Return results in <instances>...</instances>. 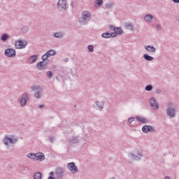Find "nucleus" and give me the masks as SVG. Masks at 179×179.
Masks as SVG:
<instances>
[{"label": "nucleus", "instance_id": "18", "mask_svg": "<svg viewBox=\"0 0 179 179\" xmlns=\"http://www.w3.org/2000/svg\"><path fill=\"white\" fill-rule=\"evenodd\" d=\"M31 95L29 93L24 92L22 94L21 99H23L24 100H26L27 101H29L30 100Z\"/></svg>", "mask_w": 179, "mask_h": 179}, {"label": "nucleus", "instance_id": "27", "mask_svg": "<svg viewBox=\"0 0 179 179\" xmlns=\"http://www.w3.org/2000/svg\"><path fill=\"white\" fill-rule=\"evenodd\" d=\"M101 37H103V38H111L110 33L109 32L103 33L101 34Z\"/></svg>", "mask_w": 179, "mask_h": 179}, {"label": "nucleus", "instance_id": "40", "mask_svg": "<svg viewBox=\"0 0 179 179\" xmlns=\"http://www.w3.org/2000/svg\"><path fill=\"white\" fill-rule=\"evenodd\" d=\"M96 4L98 5V6H101V5L103 3V0H96Z\"/></svg>", "mask_w": 179, "mask_h": 179}, {"label": "nucleus", "instance_id": "41", "mask_svg": "<svg viewBox=\"0 0 179 179\" xmlns=\"http://www.w3.org/2000/svg\"><path fill=\"white\" fill-rule=\"evenodd\" d=\"M46 75L49 78H52V72H51L50 71H47Z\"/></svg>", "mask_w": 179, "mask_h": 179}, {"label": "nucleus", "instance_id": "52", "mask_svg": "<svg viewBox=\"0 0 179 179\" xmlns=\"http://www.w3.org/2000/svg\"><path fill=\"white\" fill-rule=\"evenodd\" d=\"M48 179H55V178H54L53 176H49Z\"/></svg>", "mask_w": 179, "mask_h": 179}, {"label": "nucleus", "instance_id": "36", "mask_svg": "<svg viewBox=\"0 0 179 179\" xmlns=\"http://www.w3.org/2000/svg\"><path fill=\"white\" fill-rule=\"evenodd\" d=\"M87 48H88L89 52H93V51H94V48L93 47L92 45H89L87 46Z\"/></svg>", "mask_w": 179, "mask_h": 179}, {"label": "nucleus", "instance_id": "19", "mask_svg": "<svg viewBox=\"0 0 179 179\" xmlns=\"http://www.w3.org/2000/svg\"><path fill=\"white\" fill-rule=\"evenodd\" d=\"M114 31L117 36H121V34L124 33V31L121 27H116Z\"/></svg>", "mask_w": 179, "mask_h": 179}, {"label": "nucleus", "instance_id": "38", "mask_svg": "<svg viewBox=\"0 0 179 179\" xmlns=\"http://www.w3.org/2000/svg\"><path fill=\"white\" fill-rule=\"evenodd\" d=\"M27 171H29V168H28V167H24V166H23V167H22V173H23L24 174H26V173H27Z\"/></svg>", "mask_w": 179, "mask_h": 179}, {"label": "nucleus", "instance_id": "3", "mask_svg": "<svg viewBox=\"0 0 179 179\" xmlns=\"http://www.w3.org/2000/svg\"><path fill=\"white\" fill-rule=\"evenodd\" d=\"M42 62H39L36 64V68L39 71H43V69H47V66L48 64H50V60L48 59V57H44L43 55L41 57Z\"/></svg>", "mask_w": 179, "mask_h": 179}, {"label": "nucleus", "instance_id": "1", "mask_svg": "<svg viewBox=\"0 0 179 179\" xmlns=\"http://www.w3.org/2000/svg\"><path fill=\"white\" fill-rule=\"evenodd\" d=\"M166 115L169 117V118H176V115H177V106L173 102H168L166 103Z\"/></svg>", "mask_w": 179, "mask_h": 179}, {"label": "nucleus", "instance_id": "25", "mask_svg": "<svg viewBox=\"0 0 179 179\" xmlns=\"http://www.w3.org/2000/svg\"><path fill=\"white\" fill-rule=\"evenodd\" d=\"M95 104L96 106H97V107H99V108H104V103H103L102 101H96Z\"/></svg>", "mask_w": 179, "mask_h": 179}, {"label": "nucleus", "instance_id": "49", "mask_svg": "<svg viewBox=\"0 0 179 179\" xmlns=\"http://www.w3.org/2000/svg\"><path fill=\"white\" fill-rule=\"evenodd\" d=\"M157 30H162V27H160V25H157Z\"/></svg>", "mask_w": 179, "mask_h": 179}, {"label": "nucleus", "instance_id": "21", "mask_svg": "<svg viewBox=\"0 0 179 179\" xmlns=\"http://www.w3.org/2000/svg\"><path fill=\"white\" fill-rule=\"evenodd\" d=\"M38 56L36 55H34L31 56L30 59L29 60V64H34L36 61H37Z\"/></svg>", "mask_w": 179, "mask_h": 179}, {"label": "nucleus", "instance_id": "24", "mask_svg": "<svg viewBox=\"0 0 179 179\" xmlns=\"http://www.w3.org/2000/svg\"><path fill=\"white\" fill-rule=\"evenodd\" d=\"M54 37H55V38H62V37H64V33L56 32L54 34Z\"/></svg>", "mask_w": 179, "mask_h": 179}, {"label": "nucleus", "instance_id": "14", "mask_svg": "<svg viewBox=\"0 0 179 179\" xmlns=\"http://www.w3.org/2000/svg\"><path fill=\"white\" fill-rule=\"evenodd\" d=\"M153 19H155V17L152 14L146 15L144 17V20H145L147 23H152V22H153Z\"/></svg>", "mask_w": 179, "mask_h": 179}, {"label": "nucleus", "instance_id": "11", "mask_svg": "<svg viewBox=\"0 0 179 179\" xmlns=\"http://www.w3.org/2000/svg\"><path fill=\"white\" fill-rule=\"evenodd\" d=\"M150 104L151 107H153L155 110L159 109V104L156 103V99L155 97H151L150 99Z\"/></svg>", "mask_w": 179, "mask_h": 179}, {"label": "nucleus", "instance_id": "35", "mask_svg": "<svg viewBox=\"0 0 179 179\" xmlns=\"http://www.w3.org/2000/svg\"><path fill=\"white\" fill-rule=\"evenodd\" d=\"M8 142H9V143L15 144V143H16V142H17V139L13 140L12 138L8 137Z\"/></svg>", "mask_w": 179, "mask_h": 179}, {"label": "nucleus", "instance_id": "17", "mask_svg": "<svg viewBox=\"0 0 179 179\" xmlns=\"http://www.w3.org/2000/svg\"><path fill=\"white\" fill-rule=\"evenodd\" d=\"M70 143H79V136H73L69 140Z\"/></svg>", "mask_w": 179, "mask_h": 179}, {"label": "nucleus", "instance_id": "46", "mask_svg": "<svg viewBox=\"0 0 179 179\" xmlns=\"http://www.w3.org/2000/svg\"><path fill=\"white\" fill-rule=\"evenodd\" d=\"M70 6H71V8H75V3H73V1H71L70 3Z\"/></svg>", "mask_w": 179, "mask_h": 179}, {"label": "nucleus", "instance_id": "55", "mask_svg": "<svg viewBox=\"0 0 179 179\" xmlns=\"http://www.w3.org/2000/svg\"><path fill=\"white\" fill-rule=\"evenodd\" d=\"M178 22H179V19H178Z\"/></svg>", "mask_w": 179, "mask_h": 179}, {"label": "nucleus", "instance_id": "28", "mask_svg": "<svg viewBox=\"0 0 179 179\" xmlns=\"http://www.w3.org/2000/svg\"><path fill=\"white\" fill-rule=\"evenodd\" d=\"M136 118L138 121H140V122H142V124H146V122H147L146 118H145V117H141L139 116H137Z\"/></svg>", "mask_w": 179, "mask_h": 179}, {"label": "nucleus", "instance_id": "37", "mask_svg": "<svg viewBox=\"0 0 179 179\" xmlns=\"http://www.w3.org/2000/svg\"><path fill=\"white\" fill-rule=\"evenodd\" d=\"M113 6L114 4H113V3H108L106 4V8H107V9H111Z\"/></svg>", "mask_w": 179, "mask_h": 179}, {"label": "nucleus", "instance_id": "34", "mask_svg": "<svg viewBox=\"0 0 179 179\" xmlns=\"http://www.w3.org/2000/svg\"><path fill=\"white\" fill-rule=\"evenodd\" d=\"M41 97V92H40V91H37L36 92H35L34 94L35 99H40Z\"/></svg>", "mask_w": 179, "mask_h": 179}, {"label": "nucleus", "instance_id": "31", "mask_svg": "<svg viewBox=\"0 0 179 179\" xmlns=\"http://www.w3.org/2000/svg\"><path fill=\"white\" fill-rule=\"evenodd\" d=\"M21 31H22V33H23L24 34H26V33L29 31V27L28 26L23 27Z\"/></svg>", "mask_w": 179, "mask_h": 179}, {"label": "nucleus", "instance_id": "32", "mask_svg": "<svg viewBox=\"0 0 179 179\" xmlns=\"http://www.w3.org/2000/svg\"><path fill=\"white\" fill-rule=\"evenodd\" d=\"M26 104H27V101H26V99L21 98V101H20L21 107H24V106H26Z\"/></svg>", "mask_w": 179, "mask_h": 179}, {"label": "nucleus", "instance_id": "43", "mask_svg": "<svg viewBox=\"0 0 179 179\" xmlns=\"http://www.w3.org/2000/svg\"><path fill=\"white\" fill-rule=\"evenodd\" d=\"M111 37H117V34L115 33V31L110 33V38Z\"/></svg>", "mask_w": 179, "mask_h": 179}, {"label": "nucleus", "instance_id": "16", "mask_svg": "<svg viewBox=\"0 0 179 179\" xmlns=\"http://www.w3.org/2000/svg\"><path fill=\"white\" fill-rule=\"evenodd\" d=\"M124 26L126 29H128L129 30H131V31H134L135 30V28L134 27V24L131 22H125Z\"/></svg>", "mask_w": 179, "mask_h": 179}, {"label": "nucleus", "instance_id": "13", "mask_svg": "<svg viewBox=\"0 0 179 179\" xmlns=\"http://www.w3.org/2000/svg\"><path fill=\"white\" fill-rule=\"evenodd\" d=\"M55 54H57V51L54 50H50L43 55V57H45L46 58H50V57H52L55 55Z\"/></svg>", "mask_w": 179, "mask_h": 179}, {"label": "nucleus", "instance_id": "22", "mask_svg": "<svg viewBox=\"0 0 179 179\" xmlns=\"http://www.w3.org/2000/svg\"><path fill=\"white\" fill-rule=\"evenodd\" d=\"M143 58L145 59V61H153L154 57L148 55V54H144L143 55Z\"/></svg>", "mask_w": 179, "mask_h": 179}, {"label": "nucleus", "instance_id": "10", "mask_svg": "<svg viewBox=\"0 0 179 179\" xmlns=\"http://www.w3.org/2000/svg\"><path fill=\"white\" fill-rule=\"evenodd\" d=\"M142 131L144 132V134H148V132H156V130L155 127L150 125H144L142 127Z\"/></svg>", "mask_w": 179, "mask_h": 179}, {"label": "nucleus", "instance_id": "48", "mask_svg": "<svg viewBox=\"0 0 179 179\" xmlns=\"http://www.w3.org/2000/svg\"><path fill=\"white\" fill-rule=\"evenodd\" d=\"M69 62V58L66 57V58L64 59V62Z\"/></svg>", "mask_w": 179, "mask_h": 179}, {"label": "nucleus", "instance_id": "15", "mask_svg": "<svg viewBox=\"0 0 179 179\" xmlns=\"http://www.w3.org/2000/svg\"><path fill=\"white\" fill-rule=\"evenodd\" d=\"M36 160H38L39 162H44V160H45V156L44 155V153H36Z\"/></svg>", "mask_w": 179, "mask_h": 179}, {"label": "nucleus", "instance_id": "20", "mask_svg": "<svg viewBox=\"0 0 179 179\" xmlns=\"http://www.w3.org/2000/svg\"><path fill=\"white\" fill-rule=\"evenodd\" d=\"M9 38H10L9 34H3V35H1L0 40H1V41H8Z\"/></svg>", "mask_w": 179, "mask_h": 179}, {"label": "nucleus", "instance_id": "39", "mask_svg": "<svg viewBox=\"0 0 179 179\" xmlns=\"http://www.w3.org/2000/svg\"><path fill=\"white\" fill-rule=\"evenodd\" d=\"M134 121H135V117H129L128 119L129 124H131V122H134Z\"/></svg>", "mask_w": 179, "mask_h": 179}, {"label": "nucleus", "instance_id": "45", "mask_svg": "<svg viewBox=\"0 0 179 179\" xmlns=\"http://www.w3.org/2000/svg\"><path fill=\"white\" fill-rule=\"evenodd\" d=\"M160 93H162V90H159V89H157V90H156V92H155V94H160Z\"/></svg>", "mask_w": 179, "mask_h": 179}, {"label": "nucleus", "instance_id": "12", "mask_svg": "<svg viewBox=\"0 0 179 179\" xmlns=\"http://www.w3.org/2000/svg\"><path fill=\"white\" fill-rule=\"evenodd\" d=\"M144 48L148 51V52H150L151 54H155L156 52V48H155V46L148 45L144 46Z\"/></svg>", "mask_w": 179, "mask_h": 179}, {"label": "nucleus", "instance_id": "9", "mask_svg": "<svg viewBox=\"0 0 179 179\" xmlns=\"http://www.w3.org/2000/svg\"><path fill=\"white\" fill-rule=\"evenodd\" d=\"M27 45V41H26L18 40L15 43V48L19 50H20L22 48H26Z\"/></svg>", "mask_w": 179, "mask_h": 179}, {"label": "nucleus", "instance_id": "42", "mask_svg": "<svg viewBox=\"0 0 179 179\" xmlns=\"http://www.w3.org/2000/svg\"><path fill=\"white\" fill-rule=\"evenodd\" d=\"M108 29H110V30H115V27H114V25H109L108 26Z\"/></svg>", "mask_w": 179, "mask_h": 179}, {"label": "nucleus", "instance_id": "47", "mask_svg": "<svg viewBox=\"0 0 179 179\" xmlns=\"http://www.w3.org/2000/svg\"><path fill=\"white\" fill-rule=\"evenodd\" d=\"M45 107V105H39L38 108L43 109Z\"/></svg>", "mask_w": 179, "mask_h": 179}, {"label": "nucleus", "instance_id": "7", "mask_svg": "<svg viewBox=\"0 0 179 179\" xmlns=\"http://www.w3.org/2000/svg\"><path fill=\"white\" fill-rule=\"evenodd\" d=\"M129 157H131L133 160H141L142 159V156H143V153L139 150L136 151V153L131 152L129 154Z\"/></svg>", "mask_w": 179, "mask_h": 179}, {"label": "nucleus", "instance_id": "26", "mask_svg": "<svg viewBox=\"0 0 179 179\" xmlns=\"http://www.w3.org/2000/svg\"><path fill=\"white\" fill-rule=\"evenodd\" d=\"M43 177V175L41 172H36L34 176V179H41Z\"/></svg>", "mask_w": 179, "mask_h": 179}, {"label": "nucleus", "instance_id": "50", "mask_svg": "<svg viewBox=\"0 0 179 179\" xmlns=\"http://www.w3.org/2000/svg\"><path fill=\"white\" fill-rule=\"evenodd\" d=\"M175 3H179V0H172Z\"/></svg>", "mask_w": 179, "mask_h": 179}, {"label": "nucleus", "instance_id": "29", "mask_svg": "<svg viewBox=\"0 0 179 179\" xmlns=\"http://www.w3.org/2000/svg\"><path fill=\"white\" fill-rule=\"evenodd\" d=\"M3 142L6 146H9V136H6L3 140Z\"/></svg>", "mask_w": 179, "mask_h": 179}, {"label": "nucleus", "instance_id": "23", "mask_svg": "<svg viewBox=\"0 0 179 179\" xmlns=\"http://www.w3.org/2000/svg\"><path fill=\"white\" fill-rule=\"evenodd\" d=\"M28 159H31V160H36L37 155L34 153H29L27 154Z\"/></svg>", "mask_w": 179, "mask_h": 179}, {"label": "nucleus", "instance_id": "33", "mask_svg": "<svg viewBox=\"0 0 179 179\" xmlns=\"http://www.w3.org/2000/svg\"><path fill=\"white\" fill-rule=\"evenodd\" d=\"M145 90L147 92H152V90H153V85H148L146 87H145Z\"/></svg>", "mask_w": 179, "mask_h": 179}, {"label": "nucleus", "instance_id": "6", "mask_svg": "<svg viewBox=\"0 0 179 179\" xmlns=\"http://www.w3.org/2000/svg\"><path fill=\"white\" fill-rule=\"evenodd\" d=\"M66 167L71 174H76V173L78 171V166H76V164H75V162L68 163Z\"/></svg>", "mask_w": 179, "mask_h": 179}, {"label": "nucleus", "instance_id": "5", "mask_svg": "<svg viewBox=\"0 0 179 179\" xmlns=\"http://www.w3.org/2000/svg\"><path fill=\"white\" fill-rule=\"evenodd\" d=\"M55 174L57 176V178L62 179L66 176V171L62 167H57L55 171Z\"/></svg>", "mask_w": 179, "mask_h": 179}, {"label": "nucleus", "instance_id": "2", "mask_svg": "<svg viewBox=\"0 0 179 179\" xmlns=\"http://www.w3.org/2000/svg\"><path fill=\"white\" fill-rule=\"evenodd\" d=\"M82 17L78 18V22L82 25L87 24L88 22L92 19V15L89 11H83L82 13Z\"/></svg>", "mask_w": 179, "mask_h": 179}, {"label": "nucleus", "instance_id": "30", "mask_svg": "<svg viewBox=\"0 0 179 179\" xmlns=\"http://www.w3.org/2000/svg\"><path fill=\"white\" fill-rule=\"evenodd\" d=\"M32 92H38L40 90V86L39 85H34L31 87Z\"/></svg>", "mask_w": 179, "mask_h": 179}, {"label": "nucleus", "instance_id": "8", "mask_svg": "<svg viewBox=\"0 0 179 179\" xmlns=\"http://www.w3.org/2000/svg\"><path fill=\"white\" fill-rule=\"evenodd\" d=\"M4 55L8 58H13L16 57V50L12 48H7L4 51Z\"/></svg>", "mask_w": 179, "mask_h": 179}, {"label": "nucleus", "instance_id": "53", "mask_svg": "<svg viewBox=\"0 0 179 179\" xmlns=\"http://www.w3.org/2000/svg\"><path fill=\"white\" fill-rule=\"evenodd\" d=\"M164 179H170V176H165Z\"/></svg>", "mask_w": 179, "mask_h": 179}, {"label": "nucleus", "instance_id": "44", "mask_svg": "<svg viewBox=\"0 0 179 179\" xmlns=\"http://www.w3.org/2000/svg\"><path fill=\"white\" fill-rule=\"evenodd\" d=\"M49 141L50 142V143H52V142H54V141H55V137H50Z\"/></svg>", "mask_w": 179, "mask_h": 179}, {"label": "nucleus", "instance_id": "4", "mask_svg": "<svg viewBox=\"0 0 179 179\" xmlns=\"http://www.w3.org/2000/svg\"><path fill=\"white\" fill-rule=\"evenodd\" d=\"M57 8L59 12L66 11L68 9V2L66 0H59L57 3Z\"/></svg>", "mask_w": 179, "mask_h": 179}, {"label": "nucleus", "instance_id": "51", "mask_svg": "<svg viewBox=\"0 0 179 179\" xmlns=\"http://www.w3.org/2000/svg\"><path fill=\"white\" fill-rule=\"evenodd\" d=\"M49 174H50V177H52V176H54L55 173L52 171Z\"/></svg>", "mask_w": 179, "mask_h": 179}, {"label": "nucleus", "instance_id": "54", "mask_svg": "<svg viewBox=\"0 0 179 179\" xmlns=\"http://www.w3.org/2000/svg\"><path fill=\"white\" fill-rule=\"evenodd\" d=\"M112 179H115V178H113Z\"/></svg>", "mask_w": 179, "mask_h": 179}]
</instances>
